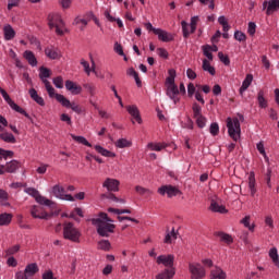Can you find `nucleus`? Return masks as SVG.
I'll use <instances>...</instances> for the list:
<instances>
[{"mask_svg":"<svg viewBox=\"0 0 279 279\" xmlns=\"http://www.w3.org/2000/svg\"><path fill=\"white\" fill-rule=\"evenodd\" d=\"M92 223L95 226L99 236H110L114 232V220L108 217V214L100 213L98 217L93 218Z\"/></svg>","mask_w":279,"mask_h":279,"instance_id":"f257e3e1","label":"nucleus"},{"mask_svg":"<svg viewBox=\"0 0 279 279\" xmlns=\"http://www.w3.org/2000/svg\"><path fill=\"white\" fill-rule=\"evenodd\" d=\"M177 72L174 69H170L168 71V77L166 78L165 86H166V95L173 101V104H178L180 101V89L175 84Z\"/></svg>","mask_w":279,"mask_h":279,"instance_id":"f03ea898","label":"nucleus"},{"mask_svg":"<svg viewBox=\"0 0 279 279\" xmlns=\"http://www.w3.org/2000/svg\"><path fill=\"white\" fill-rule=\"evenodd\" d=\"M48 25L50 29L56 28V34L58 36H64L68 29L65 27L64 21L62 20V15L60 13H50L48 15Z\"/></svg>","mask_w":279,"mask_h":279,"instance_id":"7ed1b4c3","label":"nucleus"},{"mask_svg":"<svg viewBox=\"0 0 279 279\" xmlns=\"http://www.w3.org/2000/svg\"><path fill=\"white\" fill-rule=\"evenodd\" d=\"M80 236H82V233L75 228L73 222L63 223V239L73 243H80Z\"/></svg>","mask_w":279,"mask_h":279,"instance_id":"20e7f679","label":"nucleus"},{"mask_svg":"<svg viewBox=\"0 0 279 279\" xmlns=\"http://www.w3.org/2000/svg\"><path fill=\"white\" fill-rule=\"evenodd\" d=\"M227 128L230 138L236 143L241 138V122L238 118H228Z\"/></svg>","mask_w":279,"mask_h":279,"instance_id":"39448f33","label":"nucleus"},{"mask_svg":"<svg viewBox=\"0 0 279 279\" xmlns=\"http://www.w3.org/2000/svg\"><path fill=\"white\" fill-rule=\"evenodd\" d=\"M24 193L31 195V197H34L35 202H37V204H40V206H48V208H51V206H53V202L51 199L40 195V192H38V190L34 187H26L24 190Z\"/></svg>","mask_w":279,"mask_h":279,"instance_id":"423d86ee","label":"nucleus"},{"mask_svg":"<svg viewBox=\"0 0 279 279\" xmlns=\"http://www.w3.org/2000/svg\"><path fill=\"white\" fill-rule=\"evenodd\" d=\"M189 271L191 274V279L206 278V269L197 262H192L189 264Z\"/></svg>","mask_w":279,"mask_h":279,"instance_id":"0eeeda50","label":"nucleus"},{"mask_svg":"<svg viewBox=\"0 0 279 279\" xmlns=\"http://www.w3.org/2000/svg\"><path fill=\"white\" fill-rule=\"evenodd\" d=\"M52 193L58 199H63L65 202H75V197H73L71 194H64V187L60 185H54L52 187Z\"/></svg>","mask_w":279,"mask_h":279,"instance_id":"6e6552de","label":"nucleus"},{"mask_svg":"<svg viewBox=\"0 0 279 279\" xmlns=\"http://www.w3.org/2000/svg\"><path fill=\"white\" fill-rule=\"evenodd\" d=\"M120 184H121V182H119V180L112 179V178H107L104 181L102 186H104V189H107V191L109 193H118Z\"/></svg>","mask_w":279,"mask_h":279,"instance_id":"1a4fd4ad","label":"nucleus"},{"mask_svg":"<svg viewBox=\"0 0 279 279\" xmlns=\"http://www.w3.org/2000/svg\"><path fill=\"white\" fill-rule=\"evenodd\" d=\"M175 260V256L170 255H159L157 257V265H163V267H169L173 269V262Z\"/></svg>","mask_w":279,"mask_h":279,"instance_id":"9d476101","label":"nucleus"},{"mask_svg":"<svg viewBox=\"0 0 279 279\" xmlns=\"http://www.w3.org/2000/svg\"><path fill=\"white\" fill-rule=\"evenodd\" d=\"M159 195H167L168 197H175L178 193H180V190L178 187L172 185H163L158 189Z\"/></svg>","mask_w":279,"mask_h":279,"instance_id":"9b49d317","label":"nucleus"},{"mask_svg":"<svg viewBox=\"0 0 279 279\" xmlns=\"http://www.w3.org/2000/svg\"><path fill=\"white\" fill-rule=\"evenodd\" d=\"M31 215L34 219H48L49 214L43 210L40 206L34 205L31 207Z\"/></svg>","mask_w":279,"mask_h":279,"instance_id":"f8f14e48","label":"nucleus"},{"mask_svg":"<svg viewBox=\"0 0 279 279\" xmlns=\"http://www.w3.org/2000/svg\"><path fill=\"white\" fill-rule=\"evenodd\" d=\"M126 112H129L130 116H132V119H134L137 123H143V118H141V111L138 110V107L136 105H129L125 107Z\"/></svg>","mask_w":279,"mask_h":279,"instance_id":"ddd939ff","label":"nucleus"},{"mask_svg":"<svg viewBox=\"0 0 279 279\" xmlns=\"http://www.w3.org/2000/svg\"><path fill=\"white\" fill-rule=\"evenodd\" d=\"M45 54L50 60H60V58H62V52L60 51V49H58L53 46L47 47L45 49Z\"/></svg>","mask_w":279,"mask_h":279,"instance_id":"4468645a","label":"nucleus"},{"mask_svg":"<svg viewBox=\"0 0 279 279\" xmlns=\"http://www.w3.org/2000/svg\"><path fill=\"white\" fill-rule=\"evenodd\" d=\"M155 35L158 36L161 43H171V40H173V35H171L167 31H163L162 28L155 29Z\"/></svg>","mask_w":279,"mask_h":279,"instance_id":"2eb2a0df","label":"nucleus"},{"mask_svg":"<svg viewBox=\"0 0 279 279\" xmlns=\"http://www.w3.org/2000/svg\"><path fill=\"white\" fill-rule=\"evenodd\" d=\"M204 56H206L207 60H213V52L219 51L217 45H205L202 47Z\"/></svg>","mask_w":279,"mask_h":279,"instance_id":"dca6fc26","label":"nucleus"},{"mask_svg":"<svg viewBox=\"0 0 279 279\" xmlns=\"http://www.w3.org/2000/svg\"><path fill=\"white\" fill-rule=\"evenodd\" d=\"M94 149L97 151V154H100V156H104L105 158H117L116 153L104 148L101 145H95Z\"/></svg>","mask_w":279,"mask_h":279,"instance_id":"f3484780","label":"nucleus"},{"mask_svg":"<svg viewBox=\"0 0 279 279\" xmlns=\"http://www.w3.org/2000/svg\"><path fill=\"white\" fill-rule=\"evenodd\" d=\"M4 40H13L16 36V31L10 24L3 26Z\"/></svg>","mask_w":279,"mask_h":279,"instance_id":"a211bd4d","label":"nucleus"},{"mask_svg":"<svg viewBox=\"0 0 279 279\" xmlns=\"http://www.w3.org/2000/svg\"><path fill=\"white\" fill-rule=\"evenodd\" d=\"M65 88L66 90H70L72 95H80V93H82V86L73 83V81H66Z\"/></svg>","mask_w":279,"mask_h":279,"instance_id":"6ab92c4d","label":"nucleus"},{"mask_svg":"<svg viewBox=\"0 0 279 279\" xmlns=\"http://www.w3.org/2000/svg\"><path fill=\"white\" fill-rule=\"evenodd\" d=\"M21 167L17 160H11L4 166V173H16V170Z\"/></svg>","mask_w":279,"mask_h":279,"instance_id":"aec40b11","label":"nucleus"},{"mask_svg":"<svg viewBox=\"0 0 279 279\" xmlns=\"http://www.w3.org/2000/svg\"><path fill=\"white\" fill-rule=\"evenodd\" d=\"M252 82H254V75L247 74L242 82V86L240 87V95H243V93H245V90L252 86Z\"/></svg>","mask_w":279,"mask_h":279,"instance_id":"412c9836","label":"nucleus"},{"mask_svg":"<svg viewBox=\"0 0 279 279\" xmlns=\"http://www.w3.org/2000/svg\"><path fill=\"white\" fill-rule=\"evenodd\" d=\"M210 278L211 279H226L228 278V275H226V271L221 269L220 267H215L210 271Z\"/></svg>","mask_w":279,"mask_h":279,"instance_id":"4be33fe9","label":"nucleus"},{"mask_svg":"<svg viewBox=\"0 0 279 279\" xmlns=\"http://www.w3.org/2000/svg\"><path fill=\"white\" fill-rule=\"evenodd\" d=\"M24 58L31 66H38V60L32 50L24 51Z\"/></svg>","mask_w":279,"mask_h":279,"instance_id":"5701e85b","label":"nucleus"},{"mask_svg":"<svg viewBox=\"0 0 279 279\" xmlns=\"http://www.w3.org/2000/svg\"><path fill=\"white\" fill-rule=\"evenodd\" d=\"M38 264L36 263L28 264L24 269L28 279L36 276V274H38Z\"/></svg>","mask_w":279,"mask_h":279,"instance_id":"b1692460","label":"nucleus"},{"mask_svg":"<svg viewBox=\"0 0 279 279\" xmlns=\"http://www.w3.org/2000/svg\"><path fill=\"white\" fill-rule=\"evenodd\" d=\"M248 189L251 191L252 197H254V195H256V177L254 171L250 172L248 174Z\"/></svg>","mask_w":279,"mask_h":279,"instance_id":"393cba45","label":"nucleus"},{"mask_svg":"<svg viewBox=\"0 0 279 279\" xmlns=\"http://www.w3.org/2000/svg\"><path fill=\"white\" fill-rule=\"evenodd\" d=\"M173 276H175V269L166 268L162 272L156 276V279H171Z\"/></svg>","mask_w":279,"mask_h":279,"instance_id":"a878e982","label":"nucleus"},{"mask_svg":"<svg viewBox=\"0 0 279 279\" xmlns=\"http://www.w3.org/2000/svg\"><path fill=\"white\" fill-rule=\"evenodd\" d=\"M147 147H148V149H150V151H162V149H167V147H169V144H167V143H148Z\"/></svg>","mask_w":279,"mask_h":279,"instance_id":"bb28decb","label":"nucleus"},{"mask_svg":"<svg viewBox=\"0 0 279 279\" xmlns=\"http://www.w3.org/2000/svg\"><path fill=\"white\" fill-rule=\"evenodd\" d=\"M210 210L213 213H220V215H226V213H228V209H226V206L223 205H219L217 202L211 201L210 204Z\"/></svg>","mask_w":279,"mask_h":279,"instance_id":"cd10ccee","label":"nucleus"},{"mask_svg":"<svg viewBox=\"0 0 279 279\" xmlns=\"http://www.w3.org/2000/svg\"><path fill=\"white\" fill-rule=\"evenodd\" d=\"M177 240H178V231H175V229L172 228V230L166 234L163 242L167 243L168 245H171V243H173V241H177Z\"/></svg>","mask_w":279,"mask_h":279,"instance_id":"c85d7f7f","label":"nucleus"},{"mask_svg":"<svg viewBox=\"0 0 279 279\" xmlns=\"http://www.w3.org/2000/svg\"><path fill=\"white\" fill-rule=\"evenodd\" d=\"M28 93L33 101H36L38 106H45V99L38 96V92H36L34 88H31Z\"/></svg>","mask_w":279,"mask_h":279,"instance_id":"c756f323","label":"nucleus"},{"mask_svg":"<svg viewBox=\"0 0 279 279\" xmlns=\"http://www.w3.org/2000/svg\"><path fill=\"white\" fill-rule=\"evenodd\" d=\"M12 214H0V227L10 226V223H12Z\"/></svg>","mask_w":279,"mask_h":279,"instance_id":"7c9ffc66","label":"nucleus"},{"mask_svg":"<svg viewBox=\"0 0 279 279\" xmlns=\"http://www.w3.org/2000/svg\"><path fill=\"white\" fill-rule=\"evenodd\" d=\"M51 77V71L45 66L39 69V78L45 84V82H49L47 78Z\"/></svg>","mask_w":279,"mask_h":279,"instance_id":"2f4dec72","label":"nucleus"},{"mask_svg":"<svg viewBox=\"0 0 279 279\" xmlns=\"http://www.w3.org/2000/svg\"><path fill=\"white\" fill-rule=\"evenodd\" d=\"M268 256L269 258H271L274 265L276 267H279V255H278V248L276 247H272L269 250V253H268Z\"/></svg>","mask_w":279,"mask_h":279,"instance_id":"473e14b6","label":"nucleus"},{"mask_svg":"<svg viewBox=\"0 0 279 279\" xmlns=\"http://www.w3.org/2000/svg\"><path fill=\"white\" fill-rule=\"evenodd\" d=\"M116 147H118V149H125V147H132V141L128 138H119L116 142Z\"/></svg>","mask_w":279,"mask_h":279,"instance_id":"72a5a7b5","label":"nucleus"},{"mask_svg":"<svg viewBox=\"0 0 279 279\" xmlns=\"http://www.w3.org/2000/svg\"><path fill=\"white\" fill-rule=\"evenodd\" d=\"M71 138L75 141L76 143H80L81 145H85V147H93V144L89 143L88 140L84 136H77L75 134H71Z\"/></svg>","mask_w":279,"mask_h":279,"instance_id":"f704fd0d","label":"nucleus"},{"mask_svg":"<svg viewBox=\"0 0 279 279\" xmlns=\"http://www.w3.org/2000/svg\"><path fill=\"white\" fill-rule=\"evenodd\" d=\"M8 199H10V194L5 190L0 189V206H10Z\"/></svg>","mask_w":279,"mask_h":279,"instance_id":"c9c22d12","label":"nucleus"},{"mask_svg":"<svg viewBox=\"0 0 279 279\" xmlns=\"http://www.w3.org/2000/svg\"><path fill=\"white\" fill-rule=\"evenodd\" d=\"M56 99L61 104V106H63V108H71V100L64 97V95L57 94Z\"/></svg>","mask_w":279,"mask_h":279,"instance_id":"e433bc0d","label":"nucleus"},{"mask_svg":"<svg viewBox=\"0 0 279 279\" xmlns=\"http://www.w3.org/2000/svg\"><path fill=\"white\" fill-rule=\"evenodd\" d=\"M0 138L4 143H16V137H14L12 133H8V132L0 133Z\"/></svg>","mask_w":279,"mask_h":279,"instance_id":"4c0bfd02","label":"nucleus"},{"mask_svg":"<svg viewBox=\"0 0 279 279\" xmlns=\"http://www.w3.org/2000/svg\"><path fill=\"white\" fill-rule=\"evenodd\" d=\"M250 219H251L250 216H245V217L240 221V223H242V226H244V228H247V230H250V232H254V230H255V228H256V225L250 223Z\"/></svg>","mask_w":279,"mask_h":279,"instance_id":"58836bf2","label":"nucleus"},{"mask_svg":"<svg viewBox=\"0 0 279 279\" xmlns=\"http://www.w3.org/2000/svg\"><path fill=\"white\" fill-rule=\"evenodd\" d=\"M203 71H206L207 73H209V75H215L216 73L215 66L210 65L208 59L203 60Z\"/></svg>","mask_w":279,"mask_h":279,"instance_id":"ea45409f","label":"nucleus"},{"mask_svg":"<svg viewBox=\"0 0 279 279\" xmlns=\"http://www.w3.org/2000/svg\"><path fill=\"white\" fill-rule=\"evenodd\" d=\"M73 25H80V31L84 32L86 25H88V21H86V19H82L80 16H76L73 21Z\"/></svg>","mask_w":279,"mask_h":279,"instance_id":"a19ab883","label":"nucleus"},{"mask_svg":"<svg viewBox=\"0 0 279 279\" xmlns=\"http://www.w3.org/2000/svg\"><path fill=\"white\" fill-rule=\"evenodd\" d=\"M218 23L222 26V32H230V24H228V19H226V15H220L218 17Z\"/></svg>","mask_w":279,"mask_h":279,"instance_id":"79ce46f5","label":"nucleus"},{"mask_svg":"<svg viewBox=\"0 0 279 279\" xmlns=\"http://www.w3.org/2000/svg\"><path fill=\"white\" fill-rule=\"evenodd\" d=\"M257 101H258L259 108H267V99H265V93L263 90L258 92Z\"/></svg>","mask_w":279,"mask_h":279,"instance_id":"37998d69","label":"nucleus"},{"mask_svg":"<svg viewBox=\"0 0 279 279\" xmlns=\"http://www.w3.org/2000/svg\"><path fill=\"white\" fill-rule=\"evenodd\" d=\"M10 108H12V110H15V112H19L20 114H24V117H26V119H29V113L26 112L23 108H21L19 105H16V102H11Z\"/></svg>","mask_w":279,"mask_h":279,"instance_id":"c03bdc74","label":"nucleus"},{"mask_svg":"<svg viewBox=\"0 0 279 279\" xmlns=\"http://www.w3.org/2000/svg\"><path fill=\"white\" fill-rule=\"evenodd\" d=\"M10 108H12V110H15V112H19L20 114H24V117H26V119H29V113L26 112L23 108H21L19 105H16V102H11Z\"/></svg>","mask_w":279,"mask_h":279,"instance_id":"a18cd8bd","label":"nucleus"},{"mask_svg":"<svg viewBox=\"0 0 279 279\" xmlns=\"http://www.w3.org/2000/svg\"><path fill=\"white\" fill-rule=\"evenodd\" d=\"M278 8H279V0H270L268 2L267 14H271V12H276Z\"/></svg>","mask_w":279,"mask_h":279,"instance_id":"49530a36","label":"nucleus"},{"mask_svg":"<svg viewBox=\"0 0 279 279\" xmlns=\"http://www.w3.org/2000/svg\"><path fill=\"white\" fill-rule=\"evenodd\" d=\"M218 236H219L220 241H222V243H227L228 245H230V243H232L234 241L232 239V235L225 233V232H219Z\"/></svg>","mask_w":279,"mask_h":279,"instance_id":"de8ad7c7","label":"nucleus"},{"mask_svg":"<svg viewBox=\"0 0 279 279\" xmlns=\"http://www.w3.org/2000/svg\"><path fill=\"white\" fill-rule=\"evenodd\" d=\"M44 84L50 98H53L56 97V95H58L56 94V89L53 88V86H51V83L49 81H44Z\"/></svg>","mask_w":279,"mask_h":279,"instance_id":"09e8293b","label":"nucleus"},{"mask_svg":"<svg viewBox=\"0 0 279 279\" xmlns=\"http://www.w3.org/2000/svg\"><path fill=\"white\" fill-rule=\"evenodd\" d=\"M83 88H85V90H87V93L90 95V97H95V95H97V87H95V85L86 83L83 85Z\"/></svg>","mask_w":279,"mask_h":279,"instance_id":"8fccbe9b","label":"nucleus"},{"mask_svg":"<svg viewBox=\"0 0 279 279\" xmlns=\"http://www.w3.org/2000/svg\"><path fill=\"white\" fill-rule=\"evenodd\" d=\"M110 241L108 240H101L98 242V248L104 250L105 252H110Z\"/></svg>","mask_w":279,"mask_h":279,"instance_id":"3c124183","label":"nucleus"},{"mask_svg":"<svg viewBox=\"0 0 279 279\" xmlns=\"http://www.w3.org/2000/svg\"><path fill=\"white\" fill-rule=\"evenodd\" d=\"M106 197L107 199H109L110 202H114L116 204H125V198H119L112 193H109Z\"/></svg>","mask_w":279,"mask_h":279,"instance_id":"603ef678","label":"nucleus"},{"mask_svg":"<svg viewBox=\"0 0 279 279\" xmlns=\"http://www.w3.org/2000/svg\"><path fill=\"white\" fill-rule=\"evenodd\" d=\"M241 241H243L244 245H250V232L243 230L239 233Z\"/></svg>","mask_w":279,"mask_h":279,"instance_id":"864d4df0","label":"nucleus"},{"mask_svg":"<svg viewBox=\"0 0 279 279\" xmlns=\"http://www.w3.org/2000/svg\"><path fill=\"white\" fill-rule=\"evenodd\" d=\"M256 147H257V150L259 151V154H262V156L268 162L269 157H267V153L265 151V144H263V142H259V143H257Z\"/></svg>","mask_w":279,"mask_h":279,"instance_id":"5fc2aeb1","label":"nucleus"},{"mask_svg":"<svg viewBox=\"0 0 279 279\" xmlns=\"http://www.w3.org/2000/svg\"><path fill=\"white\" fill-rule=\"evenodd\" d=\"M20 250H21V245H19V244L13 245L5 251V255L14 256V254H16Z\"/></svg>","mask_w":279,"mask_h":279,"instance_id":"6e6d98bb","label":"nucleus"},{"mask_svg":"<svg viewBox=\"0 0 279 279\" xmlns=\"http://www.w3.org/2000/svg\"><path fill=\"white\" fill-rule=\"evenodd\" d=\"M12 156H14V151L0 148V160H3V158H4V160L7 158H12Z\"/></svg>","mask_w":279,"mask_h":279,"instance_id":"4d7b16f0","label":"nucleus"},{"mask_svg":"<svg viewBox=\"0 0 279 279\" xmlns=\"http://www.w3.org/2000/svg\"><path fill=\"white\" fill-rule=\"evenodd\" d=\"M181 27L183 32V37L189 38V36H191V31H189V23H186V21H182Z\"/></svg>","mask_w":279,"mask_h":279,"instance_id":"13d9d810","label":"nucleus"},{"mask_svg":"<svg viewBox=\"0 0 279 279\" xmlns=\"http://www.w3.org/2000/svg\"><path fill=\"white\" fill-rule=\"evenodd\" d=\"M197 21H199V16H192L191 17V34H195V29H197Z\"/></svg>","mask_w":279,"mask_h":279,"instance_id":"bf43d9fd","label":"nucleus"},{"mask_svg":"<svg viewBox=\"0 0 279 279\" xmlns=\"http://www.w3.org/2000/svg\"><path fill=\"white\" fill-rule=\"evenodd\" d=\"M135 191H136V193H138L140 195H151V190H149V189H145V187H143V186H141V185H137L136 187H135Z\"/></svg>","mask_w":279,"mask_h":279,"instance_id":"052dcab7","label":"nucleus"},{"mask_svg":"<svg viewBox=\"0 0 279 279\" xmlns=\"http://www.w3.org/2000/svg\"><path fill=\"white\" fill-rule=\"evenodd\" d=\"M52 83L54 84L56 88H64V80L62 76L54 77Z\"/></svg>","mask_w":279,"mask_h":279,"instance_id":"680f3d73","label":"nucleus"},{"mask_svg":"<svg viewBox=\"0 0 279 279\" xmlns=\"http://www.w3.org/2000/svg\"><path fill=\"white\" fill-rule=\"evenodd\" d=\"M0 94L2 95L4 101H7L9 106H11L14 102L12 98H10V95H8V92H5V89H3L2 87H0Z\"/></svg>","mask_w":279,"mask_h":279,"instance_id":"e2e57ef3","label":"nucleus"},{"mask_svg":"<svg viewBox=\"0 0 279 279\" xmlns=\"http://www.w3.org/2000/svg\"><path fill=\"white\" fill-rule=\"evenodd\" d=\"M218 58L222 64H225L226 66H230V58H228V56L223 54V52H218Z\"/></svg>","mask_w":279,"mask_h":279,"instance_id":"0e129e2a","label":"nucleus"},{"mask_svg":"<svg viewBox=\"0 0 279 279\" xmlns=\"http://www.w3.org/2000/svg\"><path fill=\"white\" fill-rule=\"evenodd\" d=\"M196 119V124L198 128L204 129L206 128V118L204 116H198Z\"/></svg>","mask_w":279,"mask_h":279,"instance_id":"69168bd1","label":"nucleus"},{"mask_svg":"<svg viewBox=\"0 0 279 279\" xmlns=\"http://www.w3.org/2000/svg\"><path fill=\"white\" fill-rule=\"evenodd\" d=\"M193 114H194V119H196L197 117H202V107H199L197 102L193 105Z\"/></svg>","mask_w":279,"mask_h":279,"instance_id":"338daca9","label":"nucleus"},{"mask_svg":"<svg viewBox=\"0 0 279 279\" xmlns=\"http://www.w3.org/2000/svg\"><path fill=\"white\" fill-rule=\"evenodd\" d=\"M234 38L235 40H238L239 43H243V40H245L247 37L245 36V34L241 31H236L234 33Z\"/></svg>","mask_w":279,"mask_h":279,"instance_id":"774afa93","label":"nucleus"}]
</instances>
